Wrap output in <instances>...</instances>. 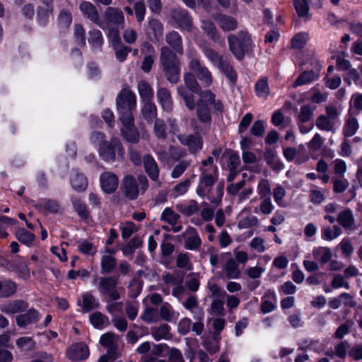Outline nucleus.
<instances>
[{"label":"nucleus","mask_w":362,"mask_h":362,"mask_svg":"<svg viewBox=\"0 0 362 362\" xmlns=\"http://www.w3.org/2000/svg\"><path fill=\"white\" fill-rule=\"evenodd\" d=\"M210 105H213L217 113H222L224 105L221 100H216V95L210 90H204L203 96L197 100V117L199 121L206 126H210L212 122Z\"/></svg>","instance_id":"nucleus-1"},{"label":"nucleus","mask_w":362,"mask_h":362,"mask_svg":"<svg viewBox=\"0 0 362 362\" xmlns=\"http://www.w3.org/2000/svg\"><path fill=\"white\" fill-rule=\"evenodd\" d=\"M176 52L169 47L160 49V61L166 79L171 83H177L180 76V60Z\"/></svg>","instance_id":"nucleus-2"},{"label":"nucleus","mask_w":362,"mask_h":362,"mask_svg":"<svg viewBox=\"0 0 362 362\" xmlns=\"http://www.w3.org/2000/svg\"><path fill=\"white\" fill-rule=\"evenodd\" d=\"M101 139L99 143L98 153L100 158L106 162H113L116 159V153L118 156L122 157L124 154V149L120 139L117 137L111 138L110 141L103 140L105 134L100 132H94L91 136L93 139Z\"/></svg>","instance_id":"nucleus-3"},{"label":"nucleus","mask_w":362,"mask_h":362,"mask_svg":"<svg viewBox=\"0 0 362 362\" xmlns=\"http://www.w3.org/2000/svg\"><path fill=\"white\" fill-rule=\"evenodd\" d=\"M229 50L238 61H242L245 54L252 51L253 42L247 31L240 30L238 35H228Z\"/></svg>","instance_id":"nucleus-4"},{"label":"nucleus","mask_w":362,"mask_h":362,"mask_svg":"<svg viewBox=\"0 0 362 362\" xmlns=\"http://www.w3.org/2000/svg\"><path fill=\"white\" fill-rule=\"evenodd\" d=\"M119 119L132 117L136 107V96L132 90L122 88L116 98Z\"/></svg>","instance_id":"nucleus-5"},{"label":"nucleus","mask_w":362,"mask_h":362,"mask_svg":"<svg viewBox=\"0 0 362 362\" xmlns=\"http://www.w3.org/2000/svg\"><path fill=\"white\" fill-rule=\"evenodd\" d=\"M199 170L202 173L199 176L196 192L199 197L204 199L206 197H207L208 193H209V191H211L212 187L217 182L218 170L216 165L214 166V174L207 173L206 170L203 169L202 167L199 168Z\"/></svg>","instance_id":"nucleus-6"},{"label":"nucleus","mask_w":362,"mask_h":362,"mask_svg":"<svg viewBox=\"0 0 362 362\" xmlns=\"http://www.w3.org/2000/svg\"><path fill=\"white\" fill-rule=\"evenodd\" d=\"M118 284V278L115 276L100 277L98 289L100 294L108 295L110 300H117L120 298V294L116 288Z\"/></svg>","instance_id":"nucleus-7"},{"label":"nucleus","mask_w":362,"mask_h":362,"mask_svg":"<svg viewBox=\"0 0 362 362\" xmlns=\"http://www.w3.org/2000/svg\"><path fill=\"white\" fill-rule=\"evenodd\" d=\"M119 120L122 124L120 131L123 139L128 143L138 144L140 140V134L139 129L134 125V117Z\"/></svg>","instance_id":"nucleus-8"},{"label":"nucleus","mask_w":362,"mask_h":362,"mask_svg":"<svg viewBox=\"0 0 362 362\" xmlns=\"http://www.w3.org/2000/svg\"><path fill=\"white\" fill-rule=\"evenodd\" d=\"M170 16L178 28L188 32L192 30V18L187 10L181 8L173 9L170 11Z\"/></svg>","instance_id":"nucleus-9"},{"label":"nucleus","mask_w":362,"mask_h":362,"mask_svg":"<svg viewBox=\"0 0 362 362\" xmlns=\"http://www.w3.org/2000/svg\"><path fill=\"white\" fill-rule=\"evenodd\" d=\"M66 355L71 361H81L89 357L90 351L85 342H78L69 347Z\"/></svg>","instance_id":"nucleus-10"},{"label":"nucleus","mask_w":362,"mask_h":362,"mask_svg":"<svg viewBox=\"0 0 362 362\" xmlns=\"http://www.w3.org/2000/svg\"><path fill=\"white\" fill-rule=\"evenodd\" d=\"M146 37L153 43L160 42L163 37V25L157 18H151L146 28Z\"/></svg>","instance_id":"nucleus-11"},{"label":"nucleus","mask_w":362,"mask_h":362,"mask_svg":"<svg viewBox=\"0 0 362 362\" xmlns=\"http://www.w3.org/2000/svg\"><path fill=\"white\" fill-rule=\"evenodd\" d=\"M100 183L102 190L105 194L114 193L118 187L119 180L117 176L110 172H105L100 176Z\"/></svg>","instance_id":"nucleus-12"},{"label":"nucleus","mask_w":362,"mask_h":362,"mask_svg":"<svg viewBox=\"0 0 362 362\" xmlns=\"http://www.w3.org/2000/svg\"><path fill=\"white\" fill-rule=\"evenodd\" d=\"M40 319V314L37 310L34 308L27 309L24 314L18 315L16 317V323L18 327L25 328L30 324L37 323Z\"/></svg>","instance_id":"nucleus-13"},{"label":"nucleus","mask_w":362,"mask_h":362,"mask_svg":"<svg viewBox=\"0 0 362 362\" xmlns=\"http://www.w3.org/2000/svg\"><path fill=\"white\" fill-rule=\"evenodd\" d=\"M182 236L185 239L184 246L187 250H196L202 245V240L197 230L192 226H188L186 231L182 234Z\"/></svg>","instance_id":"nucleus-14"},{"label":"nucleus","mask_w":362,"mask_h":362,"mask_svg":"<svg viewBox=\"0 0 362 362\" xmlns=\"http://www.w3.org/2000/svg\"><path fill=\"white\" fill-rule=\"evenodd\" d=\"M182 144L188 147L192 154H196L203 148L204 141L202 136L196 132L191 134L180 139Z\"/></svg>","instance_id":"nucleus-15"},{"label":"nucleus","mask_w":362,"mask_h":362,"mask_svg":"<svg viewBox=\"0 0 362 362\" xmlns=\"http://www.w3.org/2000/svg\"><path fill=\"white\" fill-rule=\"evenodd\" d=\"M79 9L83 16L93 23L102 27V22L100 19L99 13L96 7L90 1H84L81 3Z\"/></svg>","instance_id":"nucleus-16"},{"label":"nucleus","mask_w":362,"mask_h":362,"mask_svg":"<svg viewBox=\"0 0 362 362\" xmlns=\"http://www.w3.org/2000/svg\"><path fill=\"white\" fill-rule=\"evenodd\" d=\"M123 192L129 200H135L139 196V187L133 175H126L123 181Z\"/></svg>","instance_id":"nucleus-17"},{"label":"nucleus","mask_w":362,"mask_h":362,"mask_svg":"<svg viewBox=\"0 0 362 362\" xmlns=\"http://www.w3.org/2000/svg\"><path fill=\"white\" fill-rule=\"evenodd\" d=\"M33 206L37 211L41 213L57 214L60 209L59 202L52 199H41Z\"/></svg>","instance_id":"nucleus-18"},{"label":"nucleus","mask_w":362,"mask_h":362,"mask_svg":"<svg viewBox=\"0 0 362 362\" xmlns=\"http://www.w3.org/2000/svg\"><path fill=\"white\" fill-rule=\"evenodd\" d=\"M28 303L21 299L15 300L0 306V310L7 315L23 313L28 308Z\"/></svg>","instance_id":"nucleus-19"},{"label":"nucleus","mask_w":362,"mask_h":362,"mask_svg":"<svg viewBox=\"0 0 362 362\" xmlns=\"http://www.w3.org/2000/svg\"><path fill=\"white\" fill-rule=\"evenodd\" d=\"M104 17L107 23L117 26L124 23V13L119 8L108 6L105 11Z\"/></svg>","instance_id":"nucleus-20"},{"label":"nucleus","mask_w":362,"mask_h":362,"mask_svg":"<svg viewBox=\"0 0 362 362\" xmlns=\"http://www.w3.org/2000/svg\"><path fill=\"white\" fill-rule=\"evenodd\" d=\"M45 6L37 8L36 18L40 26L45 27L48 24L49 15L53 12L52 1H44Z\"/></svg>","instance_id":"nucleus-21"},{"label":"nucleus","mask_w":362,"mask_h":362,"mask_svg":"<svg viewBox=\"0 0 362 362\" xmlns=\"http://www.w3.org/2000/svg\"><path fill=\"white\" fill-rule=\"evenodd\" d=\"M157 100L163 110L170 112L173 109V101L170 90L166 88H160L157 90Z\"/></svg>","instance_id":"nucleus-22"},{"label":"nucleus","mask_w":362,"mask_h":362,"mask_svg":"<svg viewBox=\"0 0 362 362\" xmlns=\"http://www.w3.org/2000/svg\"><path fill=\"white\" fill-rule=\"evenodd\" d=\"M145 172L153 181H157L159 177V169L153 157L147 154L144 157Z\"/></svg>","instance_id":"nucleus-23"},{"label":"nucleus","mask_w":362,"mask_h":362,"mask_svg":"<svg viewBox=\"0 0 362 362\" xmlns=\"http://www.w3.org/2000/svg\"><path fill=\"white\" fill-rule=\"evenodd\" d=\"M166 42L175 52L182 54L184 52L181 35L175 30L168 33L165 37Z\"/></svg>","instance_id":"nucleus-24"},{"label":"nucleus","mask_w":362,"mask_h":362,"mask_svg":"<svg viewBox=\"0 0 362 362\" xmlns=\"http://www.w3.org/2000/svg\"><path fill=\"white\" fill-rule=\"evenodd\" d=\"M178 95L184 100L185 106L190 111L197 108V101H194V97L192 92L189 91L183 86H180L177 88Z\"/></svg>","instance_id":"nucleus-25"},{"label":"nucleus","mask_w":362,"mask_h":362,"mask_svg":"<svg viewBox=\"0 0 362 362\" xmlns=\"http://www.w3.org/2000/svg\"><path fill=\"white\" fill-rule=\"evenodd\" d=\"M218 66L226 77L228 78L230 84L233 86L237 83L238 74L230 62L224 59L221 62Z\"/></svg>","instance_id":"nucleus-26"},{"label":"nucleus","mask_w":362,"mask_h":362,"mask_svg":"<svg viewBox=\"0 0 362 362\" xmlns=\"http://www.w3.org/2000/svg\"><path fill=\"white\" fill-rule=\"evenodd\" d=\"M185 86L189 91L199 95L201 98L203 96L204 90H202L199 85L194 75L190 72L185 73L184 75Z\"/></svg>","instance_id":"nucleus-27"},{"label":"nucleus","mask_w":362,"mask_h":362,"mask_svg":"<svg viewBox=\"0 0 362 362\" xmlns=\"http://www.w3.org/2000/svg\"><path fill=\"white\" fill-rule=\"evenodd\" d=\"M9 341L10 336L8 334L0 335V362H11L13 359L12 353L6 349Z\"/></svg>","instance_id":"nucleus-28"},{"label":"nucleus","mask_w":362,"mask_h":362,"mask_svg":"<svg viewBox=\"0 0 362 362\" xmlns=\"http://www.w3.org/2000/svg\"><path fill=\"white\" fill-rule=\"evenodd\" d=\"M57 21L60 33H65L69 30L72 23V14L69 11L62 9L59 13Z\"/></svg>","instance_id":"nucleus-29"},{"label":"nucleus","mask_w":362,"mask_h":362,"mask_svg":"<svg viewBox=\"0 0 362 362\" xmlns=\"http://www.w3.org/2000/svg\"><path fill=\"white\" fill-rule=\"evenodd\" d=\"M71 203L74 211L77 213L78 216L86 223L88 222L90 218V211L88 209L86 204L80 199L72 198Z\"/></svg>","instance_id":"nucleus-30"},{"label":"nucleus","mask_w":362,"mask_h":362,"mask_svg":"<svg viewBox=\"0 0 362 362\" xmlns=\"http://www.w3.org/2000/svg\"><path fill=\"white\" fill-rule=\"evenodd\" d=\"M70 182L73 189L78 192H84L88 187V179L83 174L77 173L70 177Z\"/></svg>","instance_id":"nucleus-31"},{"label":"nucleus","mask_w":362,"mask_h":362,"mask_svg":"<svg viewBox=\"0 0 362 362\" xmlns=\"http://www.w3.org/2000/svg\"><path fill=\"white\" fill-rule=\"evenodd\" d=\"M17 291V284L11 279L0 280V298L13 296Z\"/></svg>","instance_id":"nucleus-32"},{"label":"nucleus","mask_w":362,"mask_h":362,"mask_svg":"<svg viewBox=\"0 0 362 362\" xmlns=\"http://www.w3.org/2000/svg\"><path fill=\"white\" fill-rule=\"evenodd\" d=\"M78 305L81 306L83 313H87L94 308H97L99 306V302L91 293H85L82 295V303L81 304L80 300H78Z\"/></svg>","instance_id":"nucleus-33"},{"label":"nucleus","mask_w":362,"mask_h":362,"mask_svg":"<svg viewBox=\"0 0 362 362\" xmlns=\"http://www.w3.org/2000/svg\"><path fill=\"white\" fill-rule=\"evenodd\" d=\"M218 23L220 28L224 32H230L235 30L238 27V21L233 16L228 15H220L218 18Z\"/></svg>","instance_id":"nucleus-34"},{"label":"nucleus","mask_w":362,"mask_h":362,"mask_svg":"<svg viewBox=\"0 0 362 362\" xmlns=\"http://www.w3.org/2000/svg\"><path fill=\"white\" fill-rule=\"evenodd\" d=\"M117 266V259L112 255H103L101 257L100 273L102 274H107L112 273Z\"/></svg>","instance_id":"nucleus-35"},{"label":"nucleus","mask_w":362,"mask_h":362,"mask_svg":"<svg viewBox=\"0 0 362 362\" xmlns=\"http://www.w3.org/2000/svg\"><path fill=\"white\" fill-rule=\"evenodd\" d=\"M89 37L88 38V43L93 49H102L104 43V39L100 30L93 29L88 32Z\"/></svg>","instance_id":"nucleus-36"},{"label":"nucleus","mask_w":362,"mask_h":362,"mask_svg":"<svg viewBox=\"0 0 362 362\" xmlns=\"http://www.w3.org/2000/svg\"><path fill=\"white\" fill-rule=\"evenodd\" d=\"M224 187L225 183L224 181H220L216 187L215 190V194L211 191H209V193H208L207 195V199L213 204H215L216 206L219 205L222 202V198L224 194Z\"/></svg>","instance_id":"nucleus-37"},{"label":"nucleus","mask_w":362,"mask_h":362,"mask_svg":"<svg viewBox=\"0 0 362 362\" xmlns=\"http://www.w3.org/2000/svg\"><path fill=\"white\" fill-rule=\"evenodd\" d=\"M337 221L344 228L351 227L354 223V217L351 210L347 208L339 212Z\"/></svg>","instance_id":"nucleus-38"},{"label":"nucleus","mask_w":362,"mask_h":362,"mask_svg":"<svg viewBox=\"0 0 362 362\" xmlns=\"http://www.w3.org/2000/svg\"><path fill=\"white\" fill-rule=\"evenodd\" d=\"M141 113L144 119L148 123H152L157 116V108L156 105L151 101L145 102L141 109Z\"/></svg>","instance_id":"nucleus-39"},{"label":"nucleus","mask_w":362,"mask_h":362,"mask_svg":"<svg viewBox=\"0 0 362 362\" xmlns=\"http://www.w3.org/2000/svg\"><path fill=\"white\" fill-rule=\"evenodd\" d=\"M359 128L358 120L354 117H350L345 120L342 133L345 137L354 136Z\"/></svg>","instance_id":"nucleus-40"},{"label":"nucleus","mask_w":362,"mask_h":362,"mask_svg":"<svg viewBox=\"0 0 362 362\" xmlns=\"http://www.w3.org/2000/svg\"><path fill=\"white\" fill-rule=\"evenodd\" d=\"M15 235L18 241L27 246L31 245L35 240V235L28 231L24 228H18L16 231Z\"/></svg>","instance_id":"nucleus-41"},{"label":"nucleus","mask_w":362,"mask_h":362,"mask_svg":"<svg viewBox=\"0 0 362 362\" xmlns=\"http://www.w3.org/2000/svg\"><path fill=\"white\" fill-rule=\"evenodd\" d=\"M255 92L257 97L267 98L269 93V86L267 77L259 78L255 84Z\"/></svg>","instance_id":"nucleus-42"},{"label":"nucleus","mask_w":362,"mask_h":362,"mask_svg":"<svg viewBox=\"0 0 362 362\" xmlns=\"http://www.w3.org/2000/svg\"><path fill=\"white\" fill-rule=\"evenodd\" d=\"M142 240L140 238L135 236L132 238L127 244H125L121 249L123 255L126 257L132 255L134 253L135 250L141 247Z\"/></svg>","instance_id":"nucleus-43"},{"label":"nucleus","mask_w":362,"mask_h":362,"mask_svg":"<svg viewBox=\"0 0 362 362\" xmlns=\"http://www.w3.org/2000/svg\"><path fill=\"white\" fill-rule=\"evenodd\" d=\"M138 90L141 98L145 102L151 101L153 97V89L147 81H141L138 84Z\"/></svg>","instance_id":"nucleus-44"},{"label":"nucleus","mask_w":362,"mask_h":362,"mask_svg":"<svg viewBox=\"0 0 362 362\" xmlns=\"http://www.w3.org/2000/svg\"><path fill=\"white\" fill-rule=\"evenodd\" d=\"M74 37L76 44L80 47H84L86 45V31L81 24L76 23L74 28Z\"/></svg>","instance_id":"nucleus-45"},{"label":"nucleus","mask_w":362,"mask_h":362,"mask_svg":"<svg viewBox=\"0 0 362 362\" xmlns=\"http://www.w3.org/2000/svg\"><path fill=\"white\" fill-rule=\"evenodd\" d=\"M202 50L206 57L214 65H219L221 61H223V56H220L218 53L208 45L202 46Z\"/></svg>","instance_id":"nucleus-46"},{"label":"nucleus","mask_w":362,"mask_h":362,"mask_svg":"<svg viewBox=\"0 0 362 362\" xmlns=\"http://www.w3.org/2000/svg\"><path fill=\"white\" fill-rule=\"evenodd\" d=\"M144 282L141 279H132L129 285V297L131 298H137L141 293Z\"/></svg>","instance_id":"nucleus-47"},{"label":"nucleus","mask_w":362,"mask_h":362,"mask_svg":"<svg viewBox=\"0 0 362 362\" xmlns=\"http://www.w3.org/2000/svg\"><path fill=\"white\" fill-rule=\"evenodd\" d=\"M177 209L183 215L189 217L198 211L199 206L197 202L191 200L189 204L177 205Z\"/></svg>","instance_id":"nucleus-48"},{"label":"nucleus","mask_w":362,"mask_h":362,"mask_svg":"<svg viewBox=\"0 0 362 362\" xmlns=\"http://www.w3.org/2000/svg\"><path fill=\"white\" fill-rule=\"evenodd\" d=\"M308 40V35L305 33H298L291 39V48L301 49L305 47Z\"/></svg>","instance_id":"nucleus-49"},{"label":"nucleus","mask_w":362,"mask_h":362,"mask_svg":"<svg viewBox=\"0 0 362 362\" xmlns=\"http://www.w3.org/2000/svg\"><path fill=\"white\" fill-rule=\"evenodd\" d=\"M341 233V229L337 226H334L332 228H324L321 230V237L325 240H332L337 238Z\"/></svg>","instance_id":"nucleus-50"},{"label":"nucleus","mask_w":362,"mask_h":362,"mask_svg":"<svg viewBox=\"0 0 362 362\" xmlns=\"http://www.w3.org/2000/svg\"><path fill=\"white\" fill-rule=\"evenodd\" d=\"M115 57L119 62H124L128 56V53L132 52V48L129 46L124 45L122 42L120 45H117L112 47Z\"/></svg>","instance_id":"nucleus-51"},{"label":"nucleus","mask_w":362,"mask_h":362,"mask_svg":"<svg viewBox=\"0 0 362 362\" xmlns=\"http://www.w3.org/2000/svg\"><path fill=\"white\" fill-rule=\"evenodd\" d=\"M207 36L216 43L222 42L221 36L214 23H208L204 27Z\"/></svg>","instance_id":"nucleus-52"},{"label":"nucleus","mask_w":362,"mask_h":362,"mask_svg":"<svg viewBox=\"0 0 362 362\" xmlns=\"http://www.w3.org/2000/svg\"><path fill=\"white\" fill-rule=\"evenodd\" d=\"M179 218V214L175 213L170 207H166L161 214L160 220L174 226L177 223Z\"/></svg>","instance_id":"nucleus-53"},{"label":"nucleus","mask_w":362,"mask_h":362,"mask_svg":"<svg viewBox=\"0 0 362 362\" xmlns=\"http://www.w3.org/2000/svg\"><path fill=\"white\" fill-rule=\"evenodd\" d=\"M107 317L99 311H96L90 315V322L95 329H102Z\"/></svg>","instance_id":"nucleus-54"},{"label":"nucleus","mask_w":362,"mask_h":362,"mask_svg":"<svg viewBox=\"0 0 362 362\" xmlns=\"http://www.w3.org/2000/svg\"><path fill=\"white\" fill-rule=\"evenodd\" d=\"M351 344L346 340H343L334 346V354L341 359H345Z\"/></svg>","instance_id":"nucleus-55"},{"label":"nucleus","mask_w":362,"mask_h":362,"mask_svg":"<svg viewBox=\"0 0 362 362\" xmlns=\"http://www.w3.org/2000/svg\"><path fill=\"white\" fill-rule=\"evenodd\" d=\"M228 156V167L238 168L240 164L239 153L231 148H226L223 157Z\"/></svg>","instance_id":"nucleus-56"},{"label":"nucleus","mask_w":362,"mask_h":362,"mask_svg":"<svg viewBox=\"0 0 362 362\" xmlns=\"http://www.w3.org/2000/svg\"><path fill=\"white\" fill-rule=\"evenodd\" d=\"M295 10L300 18L305 17L308 14L309 4L308 0H293Z\"/></svg>","instance_id":"nucleus-57"},{"label":"nucleus","mask_w":362,"mask_h":362,"mask_svg":"<svg viewBox=\"0 0 362 362\" xmlns=\"http://www.w3.org/2000/svg\"><path fill=\"white\" fill-rule=\"evenodd\" d=\"M170 327L168 324L161 325L159 327H153L151 329V334L156 341H160L165 339L169 334Z\"/></svg>","instance_id":"nucleus-58"},{"label":"nucleus","mask_w":362,"mask_h":362,"mask_svg":"<svg viewBox=\"0 0 362 362\" xmlns=\"http://www.w3.org/2000/svg\"><path fill=\"white\" fill-rule=\"evenodd\" d=\"M315 73L313 71H303L298 77L294 81L293 86L298 87L307 84L314 80Z\"/></svg>","instance_id":"nucleus-59"},{"label":"nucleus","mask_w":362,"mask_h":362,"mask_svg":"<svg viewBox=\"0 0 362 362\" xmlns=\"http://www.w3.org/2000/svg\"><path fill=\"white\" fill-rule=\"evenodd\" d=\"M35 341L31 337H21L16 340V346L21 351H30L34 349Z\"/></svg>","instance_id":"nucleus-60"},{"label":"nucleus","mask_w":362,"mask_h":362,"mask_svg":"<svg viewBox=\"0 0 362 362\" xmlns=\"http://www.w3.org/2000/svg\"><path fill=\"white\" fill-rule=\"evenodd\" d=\"M225 270L227 273L228 277L231 279L238 278L240 274L238 266L233 259H230L227 261L225 266Z\"/></svg>","instance_id":"nucleus-61"},{"label":"nucleus","mask_w":362,"mask_h":362,"mask_svg":"<svg viewBox=\"0 0 362 362\" xmlns=\"http://www.w3.org/2000/svg\"><path fill=\"white\" fill-rule=\"evenodd\" d=\"M13 268L24 280H27L30 277V269L26 263L18 262L13 265Z\"/></svg>","instance_id":"nucleus-62"},{"label":"nucleus","mask_w":362,"mask_h":362,"mask_svg":"<svg viewBox=\"0 0 362 362\" xmlns=\"http://www.w3.org/2000/svg\"><path fill=\"white\" fill-rule=\"evenodd\" d=\"M250 134L256 137H262L265 132V126L263 120L259 119L255 121L250 131Z\"/></svg>","instance_id":"nucleus-63"},{"label":"nucleus","mask_w":362,"mask_h":362,"mask_svg":"<svg viewBox=\"0 0 362 362\" xmlns=\"http://www.w3.org/2000/svg\"><path fill=\"white\" fill-rule=\"evenodd\" d=\"M348 356L356 361L362 360V344H356L352 346H351L348 351Z\"/></svg>","instance_id":"nucleus-64"}]
</instances>
